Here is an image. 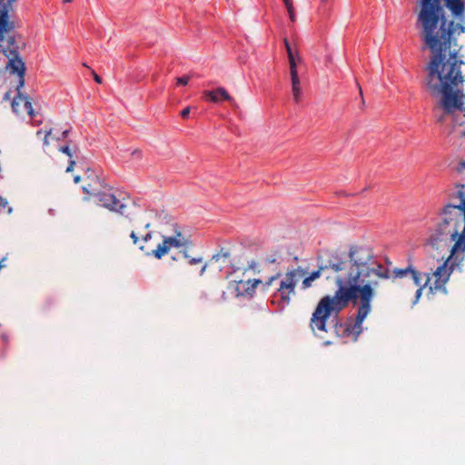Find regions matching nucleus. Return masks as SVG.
I'll return each mask as SVG.
<instances>
[{
	"label": "nucleus",
	"instance_id": "f257e3e1",
	"mask_svg": "<svg viewBox=\"0 0 465 465\" xmlns=\"http://www.w3.org/2000/svg\"><path fill=\"white\" fill-rule=\"evenodd\" d=\"M348 260L344 269L335 277L338 287L334 295H325L318 302L310 322L312 331H327V320L334 313L337 316L351 302L359 305L353 323L334 325L338 336L354 335L356 341L362 331V323L371 311V302L376 295V287L381 279L391 277L390 270L380 263L372 248L366 244L353 243L349 246ZM343 261V259L341 258Z\"/></svg>",
	"mask_w": 465,
	"mask_h": 465
},
{
	"label": "nucleus",
	"instance_id": "f03ea898",
	"mask_svg": "<svg viewBox=\"0 0 465 465\" xmlns=\"http://www.w3.org/2000/svg\"><path fill=\"white\" fill-rule=\"evenodd\" d=\"M417 23L421 27L422 43L431 53L425 87H457L463 84L460 65L464 62L458 58L461 45H458L454 35L465 33V25L447 20L441 0H420Z\"/></svg>",
	"mask_w": 465,
	"mask_h": 465
},
{
	"label": "nucleus",
	"instance_id": "7ed1b4c3",
	"mask_svg": "<svg viewBox=\"0 0 465 465\" xmlns=\"http://www.w3.org/2000/svg\"><path fill=\"white\" fill-rule=\"evenodd\" d=\"M457 192L452 198L459 199L458 203H449L442 211L440 223L431 232L429 242L431 247L449 255L433 272L435 278L430 289L442 290L450 279L454 266L465 259V184H457Z\"/></svg>",
	"mask_w": 465,
	"mask_h": 465
},
{
	"label": "nucleus",
	"instance_id": "20e7f679",
	"mask_svg": "<svg viewBox=\"0 0 465 465\" xmlns=\"http://www.w3.org/2000/svg\"><path fill=\"white\" fill-rule=\"evenodd\" d=\"M130 237L133 240L134 244L138 245L139 249L143 251L146 256H153L158 260L166 255L171 248H181V246L185 245L186 242L182 237V233L177 232L175 236H163V242L159 243L155 249L150 250L146 248L144 243L152 239L153 233L151 232L143 235L140 239L136 232L133 231L130 233Z\"/></svg>",
	"mask_w": 465,
	"mask_h": 465
},
{
	"label": "nucleus",
	"instance_id": "39448f33",
	"mask_svg": "<svg viewBox=\"0 0 465 465\" xmlns=\"http://www.w3.org/2000/svg\"><path fill=\"white\" fill-rule=\"evenodd\" d=\"M431 95L440 96L439 106L445 114L459 111L465 116V94L462 89H432Z\"/></svg>",
	"mask_w": 465,
	"mask_h": 465
},
{
	"label": "nucleus",
	"instance_id": "423d86ee",
	"mask_svg": "<svg viewBox=\"0 0 465 465\" xmlns=\"http://www.w3.org/2000/svg\"><path fill=\"white\" fill-rule=\"evenodd\" d=\"M304 271L302 269H293L288 271L283 279L280 282V286L277 289V292L273 295V299L272 301V303H275L276 298H280L278 302L280 310H283L286 306L290 304L291 295L294 294L295 286L297 282L304 276Z\"/></svg>",
	"mask_w": 465,
	"mask_h": 465
},
{
	"label": "nucleus",
	"instance_id": "0eeeda50",
	"mask_svg": "<svg viewBox=\"0 0 465 465\" xmlns=\"http://www.w3.org/2000/svg\"><path fill=\"white\" fill-rule=\"evenodd\" d=\"M281 272H278L275 275L270 277L268 281H266L265 282H262L259 279L247 281L241 280L238 282H231L229 284V288L233 290L236 297L252 298L255 293L258 285H262V289L266 291L274 281L278 280L281 277Z\"/></svg>",
	"mask_w": 465,
	"mask_h": 465
},
{
	"label": "nucleus",
	"instance_id": "6e6552de",
	"mask_svg": "<svg viewBox=\"0 0 465 465\" xmlns=\"http://www.w3.org/2000/svg\"><path fill=\"white\" fill-rule=\"evenodd\" d=\"M346 262L341 260V257L338 253H333L330 258L323 263L322 262L316 271L310 273L309 276L305 277L302 282V288L303 290L312 287V282L321 277L329 269L334 272H339L344 269Z\"/></svg>",
	"mask_w": 465,
	"mask_h": 465
},
{
	"label": "nucleus",
	"instance_id": "1a4fd4ad",
	"mask_svg": "<svg viewBox=\"0 0 465 465\" xmlns=\"http://www.w3.org/2000/svg\"><path fill=\"white\" fill-rule=\"evenodd\" d=\"M18 46L16 45L15 37L11 36L8 39V50L11 54H15V58H11L8 62V66L12 74H15L18 78L17 84L15 87H23L25 84V64L22 59L18 58L17 54Z\"/></svg>",
	"mask_w": 465,
	"mask_h": 465
},
{
	"label": "nucleus",
	"instance_id": "9d476101",
	"mask_svg": "<svg viewBox=\"0 0 465 465\" xmlns=\"http://www.w3.org/2000/svg\"><path fill=\"white\" fill-rule=\"evenodd\" d=\"M95 201L99 203L103 207L108 209L111 212L119 213L124 214L126 205L118 200L114 194L107 192V187L103 189L94 197Z\"/></svg>",
	"mask_w": 465,
	"mask_h": 465
},
{
	"label": "nucleus",
	"instance_id": "9b49d317",
	"mask_svg": "<svg viewBox=\"0 0 465 465\" xmlns=\"http://www.w3.org/2000/svg\"><path fill=\"white\" fill-rule=\"evenodd\" d=\"M15 0H0V43L4 41V35L13 30L14 25L9 21V11Z\"/></svg>",
	"mask_w": 465,
	"mask_h": 465
},
{
	"label": "nucleus",
	"instance_id": "f8f14e48",
	"mask_svg": "<svg viewBox=\"0 0 465 465\" xmlns=\"http://www.w3.org/2000/svg\"><path fill=\"white\" fill-rule=\"evenodd\" d=\"M15 91L17 92V94L14 96L11 103L13 111L17 114H26L33 116L34 111L31 99L27 95L20 93V89H15Z\"/></svg>",
	"mask_w": 465,
	"mask_h": 465
},
{
	"label": "nucleus",
	"instance_id": "ddd939ff",
	"mask_svg": "<svg viewBox=\"0 0 465 465\" xmlns=\"http://www.w3.org/2000/svg\"><path fill=\"white\" fill-rule=\"evenodd\" d=\"M284 45L286 48V52L288 54V60H289V64H290L292 87H299L300 80H299L298 71H297V61H300V56L298 54H295L293 52V50L287 39H284Z\"/></svg>",
	"mask_w": 465,
	"mask_h": 465
},
{
	"label": "nucleus",
	"instance_id": "4468645a",
	"mask_svg": "<svg viewBox=\"0 0 465 465\" xmlns=\"http://www.w3.org/2000/svg\"><path fill=\"white\" fill-rule=\"evenodd\" d=\"M106 188V184L96 175L88 176L83 185V192L88 195V198L94 197L99 192Z\"/></svg>",
	"mask_w": 465,
	"mask_h": 465
},
{
	"label": "nucleus",
	"instance_id": "2eb2a0df",
	"mask_svg": "<svg viewBox=\"0 0 465 465\" xmlns=\"http://www.w3.org/2000/svg\"><path fill=\"white\" fill-rule=\"evenodd\" d=\"M444 5L450 11L451 15L464 21L465 0H443Z\"/></svg>",
	"mask_w": 465,
	"mask_h": 465
},
{
	"label": "nucleus",
	"instance_id": "dca6fc26",
	"mask_svg": "<svg viewBox=\"0 0 465 465\" xmlns=\"http://www.w3.org/2000/svg\"><path fill=\"white\" fill-rule=\"evenodd\" d=\"M55 131V128H51L49 130H45V131H43V130H39L36 132V136L39 138V139H42L43 140V144L45 147L48 146L50 144V140H54V139H56V140H62V139H65L68 135V133H69V129H65L64 130L62 133H61V135L60 136H55L54 134L53 135V133Z\"/></svg>",
	"mask_w": 465,
	"mask_h": 465
},
{
	"label": "nucleus",
	"instance_id": "f3484780",
	"mask_svg": "<svg viewBox=\"0 0 465 465\" xmlns=\"http://www.w3.org/2000/svg\"><path fill=\"white\" fill-rule=\"evenodd\" d=\"M203 95L206 100L213 103L231 101V96L225 89H207L204 91Z\"/></svg>",
	"mask_w": 465,
	"mask_h": 465
},
{
	"label": "nucleus",
	"instance_id": "a211bd4d",
	"mask_svg": "<svg viewBox=\"0 0 465 465\" xmlns=\"http://www.w3.org/2000/svg\"><path fill=\"white\" fill-rule=\"evenodd\" d=\"M410 278L413 281V283L417 288L420 286H427L430 281V274L426 273L422 275V273L415 268H413Z\"/></svg>",
	"mask_w": 465,
	"mask_h": 465
},
{
	"label": "nucleus",
	"instance_id": "6ab92c4d",
	"mask_svg": "<svg viewBox=\"0 0 465 465\" xmlns=\"http://www.w3.org/2000/svg\"><path fill=\"white\" fill-rule=\"evenodd\" d=\"M59 152L66 154L69 158V164L65 170L66 173H70L74 170V167L75 165V161L74 159V152L71 150V148L68 145L60 146L58 148Z\"/></svg>",
	"mask_w": 465,
	"mask_h": 465
},
{
	"label": "nucleus",
	"instance_id": "aec40b11",
	"mask_svg": "<svg viewBox=\"0 0 465 465\" xmlns=\"http://www.w3.org/2000/svg\"><path fill=\"white\" fill-rule=\"evenodd\" d=\"M229 257H230V252L222 248L218 253H215L212 256L211 260L209 261V263L213 262H218L221 261L223 262H225Z\"/></svg>",
	"mask_w": 465,
	"mask_h": 465
},
{
	"label": "nucleus",
	"instance_id": "412c9836",
	"mask_svg": "<svg viewBox=\"0 0 465 465\" xmlns=\"http://www.w3.org/2000/svg\"><path fill=\"white\" fill-rule=\"evenodd\" d=\"M413 268L414 267L412 265H409L406 268H395L393 269L392 273L396 278L410 277Z\"/></svg>",
	"mask_w": 465,
	"mask_h": 465
},
{
	"label": "nucleus",
	"instance_id": "4be33fe9",
	"mask_svg": "<svg viewBox=\"0 0 465 465\" xmlns=\"http://www.w3.org/2000/svg\"><path fill=\"white\" fill-rule=\"evenodd\" d=\"M194 77V74H184L176 78V84L179 85H187L188 84H193L192 79Z\"/></svg>",
	"mask_w": 465,
	"mask_h": 465
},
{
	"label": "nucleus",
	"instance_id": "5701e85b",
	"mask_svg": "<svg viewBox=\"0 0 465 465\" xmlns=\"http://www.w3.org/2000/svg\"><path fill=\"white\" fill-rule=\"evenodd\" d=\"M292 97L294 102L299 104L303 99L302 89H292Z\"/></svg>",
	"mask_w": 465,
	"mask_h": 465
},
{
	"label": "nucleus",
	"instance_id": "b1692460",
	"mask_svg": "<svg viewBox=\"0 0 465 465\" xmlns=\"http://www.w3.org/2000/svg\"><path fill=\"white\" fill-rule=\"evenodd\" d=\"M0 212H7L11 213V208L8 206V202L6 199L0 196Z\"/></svg>",
	"mask_w": 465,
	"mask_h": 465
},
{
	"label": "nucleus",
	"instance_id": "393cba45",
	"mask_svg": "<svg viewBox=\"0 0 465 465\" xmlns=\"http://www.w3.org/2000/svg\"><path fill=\"white\" fill-rule=\"evenodd\" d=\"M188 261V263L190 265H196V264H199V263H202L203 262V257L199 256V257H192L190 255V258L189 259H186Z\"/></svg>",
	"mask_w": 465,
	"mask_h": 465
},
{
	"label": "nucleus",
	"instance_id": "a878e982",
	"mask_svg": "<svg viewBox=\"0 0 465 465\" xmlns=\"http://www.w3.org/2000/svg\"><path fill=\"white\" fill-rule=\"evenodd\" d=\"M457 173L465 179V162L460 163L457 167Z\"/></svg>",
	"mask_w": 465,
	"mask_h": 465
},
{
	"label": "nucleus",
	"instance_id": "bb28decb",
	"mask_svg": "<svg viewBox=\"0 0 465 465\" xmlns=\"http://www.w3.org/2000/svg\"><path fill=\"white\" fill-rule=\"evenodd\" d=\"M89 73L94 76V79L97 84H103L102 77L99 74H97L94 70L89 68Z\"/></svg>",
	"mask_w": 465,
	"mask_h": 465
},
{
	"label": "nucleus",
	"instance_id": "cd10ccee",
	"mask_svg": "<svg viewBox=\"0 0 465 465\" xmlns=\"http://www.w3.org/2000/svg\"><path fill=\"white\" fill-rule=\"evenodd\" d=\"M182 237H183V238L184 239V241L186 242H185V244L190 243V242H189V241H187V240H186L183 235H182ZM185 246H186V245H183V249L180 251V253L183 255V257L184 259H189V258H190V254H189V252H187V250H186Z\"/></svg>",
	"mask_w": 465,
	"mask_h": 465
},
{
	"label": "nucleus",
	"instance_id": "c85d7f7f",
	"mask_svg": "<svg viewBox=\"0 0 465 465\" xmlns=\"http://www.w3.org/2000/svg\"><path fill=\"white\" fill-rule=\"evenodd\" d=\"M287 12H288V15H289L290 20H291L292 23H294V22H295V20H296L294 8H292V9H288V10H287Z\"/></svg>",
	"mask_w": 465,
	"mask_h": 465
},
{
	"label": "nucleus",
	"instance_id": "c756f323",
	"mask_svg": "<svg viewBox=\"0 0 465 465\" xmlns=\"http://www.w3.org/2000/svg\"><path fill=\"white\" fill-rule=\"evenodd\" d=\"M282 1H283L284 5H285L287 10L294 8L293 5H292V0H282Z\"/></svg>",
	"mask_w": 465,
	"mask_h": 465
},
{
	"label": "nucleus",
	"instance_id": "7c9ffc66",
	"mask_svg": "<svg viewBox=\"0 0 465 465\" xmlns=\"http://www.w3.org/2000/svg\"><path fill=\"white\" fill-rule=\"evenodd\" d=\"M189 114H190V107L188 106L182 110L181 116L183 118H186L189 115Z\"/></svg>",
	"mask_w": 465,
	"mask_h": 465
},
{
	"label": "nucleus",
	"instance_id": "2f4dec72",
	"mask_svg": "<svg viewBox=\"0 0 465 465\" xmlns=\"http://www.w3.org/2000/svg\"><path fill=\"white\" fill-rule=\"evenodd\" d=\"M425 287H426V286H421V287L420 286V287H418V288H417V290H416V294H415V296H416V299H417V300L421 296L422 292H423V289H424Z\"/></svg>",
	"mask_w": 465,
	"mask_h": 465
},
{
	"label": "nucleus",
	"instance_id": "473e14b6",
	"mask_svg": "<svg viewBox=\"0 0 465 465\" xmlns=\"http://www.w3.org/2000/svg\"><path fill=\"white\" fill-rule=\"evenodd\" d=\"M265 261H266V262H268V263H273V262H276V258H275V257H273V256H271V257H267Z\"/></svg>",
	"mask_w": 465,
	"mask_h": 465
},
{
	"label": "nucleus",
	"instance_id": "72a5a7b5",
	"mask_svg": "<svg viewBox=\"0 0 465 465\" xmlns=\"http://www.w3.org/2000/svg\"><path fill=\"white\" fill-rule=\"evenodd\" d=\"M207 265H208V263H204V264L202 266V269H201V271H200V275H203V274L205 272L206 268H207Z\"/></svg>",
	"mask_w": 465,
	"mask_h": 465
},
{
	"label": "nucleus",
	"instance_id": "f704fd0d",
	"mask_svg": "<svg viewBox=\"0 0 465 465\" xmlns=\"http://www.w3.org/2000/svg\"><path fill=\"white\" fill-rule=\"evenodd\" d=\"M74 181L75 183H78L81 181V177L79 175L74 176Z\"/></svg>",
	"mask_w": 465,
	"mask_h": 465
},
{
	"label": "nucleus",
	"instance_id": "c9c22d12",
	"mask_svg": "<svg viewBox=\"0 0 465 465\" xmlns=\"http://www.w3.org/2000/svg\"><path fill=\"white\" fill-rule=\"evenodd\" d=\"M444 120H445L444 115H440V116H439V118H438V120H437V121H438L439 123H443V122H444Z\"/></svg>",
	"mask_w": 465,
	"mask_h": 465
},
{
	"label": "nucleus",
	"instance_id": "e433bc0d",
	"mask_svg": "<svg viewBox=\"0 0 465 465\" xmlns=\"http://www.w3.org/2000/svg\"><path fill=\"white\" fill-rule=\"evenodd\" d=\"M4 262H5V259L0 260V271L5 267Z\"/></svg>",
	"mask_w": 465,
	"mask_h": 465
},
{
	"label": "nucleus",
	"instance_id": "4c0bfd02",
	"mask_svg": "<svg viewBox=\"0 0 465 465\" xmlns=\"http://www.w3.org/2000/svg\"><path fill=\"white\" fill-rule=\"evenodd\" d=\"M249 267L251 269H254L255 268V262L252 261L251 263H249Z\"/></svg>",
	"mask_w": 465,
	"mask_h": 465
},
{
	"label": "nucleus",
	"instance_id": "58836bf2",
	"mask_svg": "<svg viewBox=\"0 0 465 465\" xmlns=\"http://www.w3.org/2000/svg\"><path fill=\"white\" fill-rule=\"evenodd\" d=\"M150 225H151V223H147L144 225V227H145L146 229H148V228L150 227Z\"/></svg>",
	"mask_w": 465,
	"mask_h": 465
},
{
	"label": "nucleus",
	"instance_id": "ea45409f",
	"mask_svg": "<svg viewBox=\"0 0 465 465\" xmlns=\"http://www.w3.org/2000/svg\"><path fill=\"white\" fill-rule=\"evenodd\" d=\"M360 94L361 96L362 97L363 94H362V89H360Z\"/></svg>",
	"mask_w": 465,
	"mask_h": 465
},
{
	"label": "nucleus",
	"instance_id": "a19ab883",
	"mask_svg": "<svg viewBox=\"0 0 465 465\" xmlns=\"http://www.w3.org/2000/svg\"><path fill=\"white\" fill-rule=\"evenodd\" d=\"M71 0H64V3H70Z\"/></svg>",
	"mask_w": 465,
	"mask_h": 465
},
{
	"label": "nucleus",
	"instance_id": "79ce46f5",
	"mask_svg": "<svg viewBox=\"0 0 465 465\" xmlns=\"http://www.w3.org/2000/svg\"><path fill=\"white\" fill-rule=\"evenodd\" d=\"M356 83H357L358 87H361V84L357 80H356Z\"/></svg>",
	"mask_w": 465,
	"mask_h": 465
},
{
	"label": "nucleus",
	"instance_id": "37998d69",
	"mask_svg": "<svg viewBox=\"0 0 465 465\" xmlns=\"http://www.w3.org/2000/svg\"><path fill=\"white\" fill-rule=\"evenodd\" d=\"M461 135H462V136H465V131H464V132H462Z\"/></svg>",
	"mask_w": 465,
	"mask_h": 465
},
{
	"label": "nucleus",
	"instance_id": "c03bdc74",
	"mask_svg": "<svg viewBox=\"0 0 465 465\" xmlns=\"http://www.w3.org/2000/svg\"><path fill=\"white\" fill-rule=\"evenodd\" d=\"M325 2H326V0H322V4H323V3H325Z\"/></svg>",
	"mask_w": 465,
	"mask_h": 465
}]
</instances>
